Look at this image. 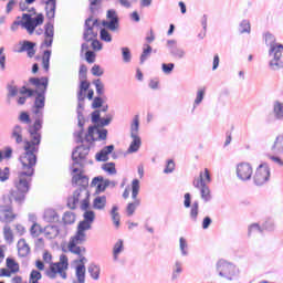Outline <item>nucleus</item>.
<instances>
[{
  "mask_svg": "<svg viewBox=\"0 0 283 283\" xmlns=\"http://www.w3.org/2000/svg\"><path fill=\"white\" fill-rule=\"evenodd\" d=\"M19 160L22 165V171L18 172V177L13 180L14 189L11 190V198L18 205L25 202V197L30 191L32 176H34V167H36L38 157L21 155Z\"/></svg>",
  "mask_w": 283,
  "mask_h": 283,
  "instance_id": "obj_1",
  "label": "nucleus"
},
{
  "mask_svg": "<svg viewBox=\"0 0 283 283\" xmlns=\"http://www.w3.org/2000/svg\"><path fill=\"white\" fill-rule=\"evenodd\" d=\"M41 129H43V119L35 118L33 126L29 128L30 140L24 142V153L22 155L36 158L41 145Z\"/></svg>",
  "mask_w": 283,
  "mask_h": 283,
  "instance_id": "obj_2",
  "label": "nucleus"
},
{
  "mask_svg": "<svg viewBox=\"0 0 283 283\" xmlns=\"http://www.w3.org/2000/svg\"><path fill=\"white\" fill-rule=\"evenodd\" d=\"M29 83L36 87V97L33 104L34 109H43L45 107V94H48V77H30Z\"/></svg>",
  "mask_w": 283,
  "mask_h": 283,
  "instance_id": "obj_3",
  "label": "nucleus"
},
{
  "mask_svg": "<svg viewBox=\"0 0 283 283\" xmlns=\"http://www.w3.org/2000/svg\"><path fill=\"white\" fill-rule=\"evenodd\" d=\"M216 266L220 277H224V280H228L229 282L238 277L239 271L233 263H229L224 260H219Z\"/></svg>",
  "mask_w": 283,
  "mask_h": 283,
  "instance_id": "obj_4",
  "label": "nucleus"
},
{
  "mask_svg": "<svg viewBox=\"0 0 283 283\" xmlns=\"http://www.w3.org/2000/svg\"><path fill=\"white\" fill-rule=\"evenodd\" d=\"M21 25L29 34H34L38 25H43V21H45L43 13H39L35 18H32V14L23 13Z\"/></svg>",
  "mask_w": 283,
  "mask_h": 283,
  "instance_id": "obj_5",
  "label": "nucleus"
},
{
  "mask_svg": "<svg viewBox=\"0 0 283 283\" xmlns=\"http://www.w3.org/2000/svg\"><path fill=\"white\" fill-rule=\"evenodd\" d=\"M94 28H98V19L94 20V17L91 15L84 22L83 40L86 43L98 36V31H95Z\"/></svg>",
  "mask_w": 283,
  "mask_h": 283,
  "instance_id": "obj_6",
  "label": "nucleus"
},
{
  "mask_svg": "<svg viewBox=\"0 0 283 283\" xmlns=\"http://www.w3.org/2000/svg\"><path fill=\"white\" fill-rule=\"evenodd\" d=\"M140 191V180L134 179L132 182V199L134 202H130L126 207V213L128 217L134 216L136 209L140 207V199H138V192Z\"/></svg>",
  "mask_w": 283,
  "mask_h": 283,
  "instance_id": "obj_7",
  "label": "nucleus"
},
{
  "mask_svg": "<svg viewBox=\"0 0 283 283\" xmlns=\"http://www.w3.org/2000/svg\"><path fill=\"white\" fill-rule=\"evenodd\" d=\"M265 45H270L269 55L273 59H280L283 54V44L275 43V35L271 32L264 33Z\"/></svg>",
  "mask_w": 283,
  "mask_h": 283,
  "instance_id": "obj_8",
  "label": "nucleus"
},
{
  "mask_svg": "<svg viewBox=\"0 0 283 283\" xmlns=\"http://www.w3.org/2000/svg\"><path fill=\"white\" fill-rule=\"evenodd\" d=\"M106 19L108 21H103L102 25L109 30L111 32H116L120 28V19L118 18V13L114 9H109L106 12Z\"/></svg>",
  "mask_w": 283,
  "mask_h": 283,
  "instance_id": "obj_9",
  "label": "nucleus"
},
{
  "mask_svg": "<svg viewBox=\"0 0 283 283\" xmlns=\"http://www.w3.org/2000/svg\"><path fill=\"white\" fill-rule=\"evenodd\" d=\"M271 178V168H269V165L261 164L254 174V185L258 187H262L265 182H269V179Z\"/></svg>",
  "mask_w": 283,
  "mask_h": 283,
  "instance_id": "obj_10",
  "label": "nucleus"
},
{
  "mask_svg": "<svg viewBox=\"0 0 283 283\" xmlns=\"http://www.w3.org/2000/svg\"><path fill=\"white\" fill-rule=\"evenodd\" d=\"M83 109H85L83 102H78L76 114H77V125L80 127L78 132L74 133L75 142L83 143V134H85V116L83 115Z\"/></svg>",
  "mask_w": 283,
  "mask_h": 283,
  "instance_id": "obj_11",
  "label": "nucleus"
},
{
  "mask_svg": "<svg viewBox=\"0 0 283 283\" xmlns=\"http://www.w3.org/2000/svg\"><path fill=\"white\" fill-rule=\"evenodd\" d=\"M90 155V146L80 145L72 151L73 165L83 167L85 158Z\"/></svg>",
  "mask_w": 283,
  "mask_h": 283,
  "instance_id": "obj_12",
  "label": "nucleus"
},
{
  "mask_svg": "<svg viewBox=\"0 0 283 283\" xmlns=\"http://www.w3.org/2000/svg\"><path fill=\"white\" fill-rule=\"evenodd\" d=\"M253 176V167L249 163H240L237 165V178L242 180V182H247V180H251Z\"/></svg>",
  "mask_w": 283,
  "mask_h": 283,
  "instance_id": "obj_13",
  "label": "nucleus"
},
{
  "mask_svg": "<svg viewBox=\"0 0 283 283\" xmlns=\"http://www.w3.org/2000/svg\"><path fill=\"white\" fill-rule=\"evenodd\" d=\"M167 48L169 51L170 56L172 59H185L187 56V51L185 49L178 46V42L176 40H168L167 41Z\"/></svg>",
  "mask_w": 283,
  "mask_h": 283,
  "instance_id": "obj_14",
  "label": "nucleus"
},
{
  "mask_svg": "<svg viewBox=\"0 0 283 283\" xmlns=\"http://www.w3.org/2000/svg\"><path fill=\"white\" fill-rule=\"evenodd\" d=\"M84 191H88L87 189L83 188H77L74 192L72 197L67 198V207L69 209H76V206L78 205V202H83V198H85V193H83Z\"/></svg>",
  "mask_w": 283,
  "mask_h": 283,
  "instance_id": "obj_15",
  "label": "nucleus"
},
{
  "mask_svg": "<svg viewBox=\"0 0 283 283\" xmlns=\"http://www.w3.org/2000/svg\"><path fill=\"white\" fill-rule=\"evenodd\" d=\"M97 185V187H96ZM109 185H113L114 187V182L109 181V179H105L103 178V176H97L94 177L92 182H91V187H96L95 193H103L105 191V189H107V187H109Z\"/></svg>",
  "mask_w": 283,
  "mask_h": 283,
  "instance_id": "obj_16",
  "label": "nucleus"
},
{
  "mask_svg": "<svg viewBox=\"0 0 283 283\" xmlns=\"http://www.w3.org/2000/svg\"><path fill=\"white\" fill-rule=\"evenodd\" d=\"M20 45L21 46L18 50H15L18 54H22V52H27L29 59H32L34 54H36V50L34 49L36 48V43L24 40L20 42Z\"/></svg>",
  "mask_w": 283,
  "mask_h": 283,
  "instance_id": "obj_17",
  "label": "nucleus"
},
{
  "mask_svg": "<svg viewBox=\"0 0 283 283\" xmlns=\"http://www.w3.org/2000/svg\"><path fill=\"white\" fill-rule=\"evenodd\" d=\"M17 214L12 212V207L10 206H0V222H4L6 224H10V222H14Z\"/></svg>",
  "mask_w": 283,
  "mask_h": 283,
  "instance_id": "obj_18",
  "label": "nucleus"
},
{
  "mask_svg": "<svg viewBox=\"0 0 283 283\" xmlns=\"http://www.w3.org/2000/svg\"><path fill=\"white\" fill-rule=\"evenodd\" d=\"M44 36L45 40L43 45L46 48H52V43H54V24L52 22H46L44 25Z\"/></svg>",
  "mask_w": 283,
  "mask_h": 283,
  "instance_id": "obj_19",
  "label": "nucleus"
},
{
  "mask_svg": "<svg viewBox=\"0 0 283 283\" xmlns=\"http://www.w3.org/2000/svg\"><path fill=\"white\" fill-rule=\"evenodd\" d=\"M65 268H54L50 266L49 270L45 271V275L50 277V280H55L56 279V273L61 276L62 280H67V272L64 271Z\"/></svg>",
  "mask_w": 283,
  "mask_h": 283,
  "instance_id": "obj_20",
  "label": "nucleus"
},
{
  "mask_svg": "<svg viewBox=\"0 0 283 283\" xmlns=\"http://www.w3.org/2000/svg\"><path fill=\"white\" fill-rule=\"evenodd\" d=\"M72 185L80 186L78 189H87L90 187V178L87 176L78 174L73 176L72 178Z\"/></svg>",
  "mask_w": 283,
  "mask_h": 283,
  "instance_id": "obj_21",
  "label": "nucleus"
},
{
  "mask_svg": "<svg viewBox=\"0 0 283 283\" xmlns=\"http://www.w3.org/2000/svg\"><path fill=\"white\" fill-rule=\"evenodd\" d=\"M113 151H114V145L105 146L95 156L97 163H107V160H109V154H112Z\"/></svg>",
  "mask_w": 283,
  "mask_h": 283,
  "instance_id": "obj_22",
  "label": "nucleus"
},
{
  "mask_svg": "<svg viewBox=\"0 0 283 283\" xmlns=\"http://www.w3.org/2000/svg\"><path fill=\"white\" fill-rule=\"evenodd\" d=\"M45 12L46 19H49V21L54 20V17H56V0L45 1Z\"/></svg>",
  "mask_w": 283,
  "mask_h": 283,
  "instance_id": "obj_23",
  "label": "nucleus"
},
{
  "mask_svg": "<svg viewBox=\"0 0 283 283\" xmlns=\"http://www.w3.org/2000/svg\"><path fill=\"white\" fill-rule=\"evenodd\" d=\"M43 233L49 240H54V238L61 235V229H59V226H46L43 228Z\"/></svg>",
  "mask_w": 283,
  "mask_h": 283,
  "instance_id": "obj_24",
  "label": "nucleus"
},
{
  "mask_svg": "<svg viewBox=\"0 0 283 283\" xmlns=\"http://www.w3.org/2000/svg\"><path fill=\"white\" fill-rule=\"evenodd\" d=\"M18 255L19 258H28L30 255V245L25 242V239L18 241Z\"/></svg>",
  "mask_w": 283,
  "mask_h": 283,
  "instance_id": "obj_25",
  "label": "nucleus"
},
{
  "mask_svg": "<svg viewBox=\"0 0 283 283\" xmlns=\"http://www.w3.org/2000/svg\"><path fill=\"white\" fill-rule=\"evenodd\" d=\"M11 138L15 140L17 145H21V143H23V127H21V125H15L12 128Z\"/></svg>",
  "mask_w": 283,
  "mask_h": 283,
  "instance_id": "obj_26",
  "label": "nucleus"
},
{
  "mask_svg": "<svg viewBox=\"0 0 283 283\" xmlns=\"http://www.w3.org/2000/svg\"><path fill=\"white\" fill-rule=\"evenodd\" d=\"M271 151L273 154H283V134L276 136L272 147Z\"/></svg>",
  "mask_w": 283,
  "mask_h": 283,
  "instance_id": "obj_27",
  "label": "nucleus"
},
{
  "mask_svg": "<svg viewBox=\"0 0 283 283\" xmlns=\"http://www.w3.org/2000/svg\"><path fill=\"white\" fill-rule=\"evenodd\" d=\"M45 222H59V220L61 219L59 217V212H56V210L54 209H46L44 211V216H43Z\"/></svg>",
  "mask_w": 283,
  "mask_h": 283,
  "instance_id": "obj_28",
  "label": "nucleus"
},
{
  "mask_svg": "<svg viewBox=\"0 0 283 283\" xmlns=\"http://www.w3.org/2000/svg\"><path fill=\"white\" fill-rule=\"evenodd\" d=\"M130 138H133V142L128 147V154H136V151L140 149V145H143V142L140 140V137L136 135L130 136Z\"/></svg>",
  "mask_w": 283,
  "mask_h": 283,
  "instance_id": "obj_29",
  "label": "nucleus"
},
{
  "mask_svg": "<svg viewBox=\"0 0 283 283\" xmlns=\"http://www.w3.org/2000/svg\"><path fill=\"white\" fill-rule=\"evenodd\" d=\"M107 205V197L98 196L93 200V209H97L98 211H103Z\"/></svg>",
  "mask_w": 283,
  "mask_h": 283,
  "instance_id": "obj_30",
  "label": "nucleus"
},
{
  "mask_svg": "<svg viewBox=\"0 0 283 283\" xmlns=\"http://www.w3.org/2000/svg\"><path fill=\"white\" fill-rule=\"evenodd\" d=\"M273 114L276 120H283V103L282 102L280 101L274 102Z\"/></svg>",
  "mask_w": 283,
  "mask_h": 283,
  "instance_id": "obj_31",
  "label": "nucleus"
},
{
  "mask_svg": "<svg viewBox=\"0 0 283 283\" xmlns=\"http://www.w3.org/2000/svg\"><path fill=\"white\" fill-rule=\"evenodd\" d=\"M62 222L64 227H67V224H74L76 222V214L71 211L64 212L62 217Z\"/></svg>",
  "mask_w": 283,
  "mask_h": 283,
  "instance_id": "obj_32",
  "label": "nucleus"
},
{
  "mask_svg": "<svg viewBox=\"0 0 283 283\" xmlns=\"http://www.w3.org/2000/svg\"><path fill=\"white\" fill-rule=\"evenodd\" d=\"M77 283H85V264H77L75 268Z\"/></svg>",
  "mask_w": 283,
  "mask_h": 283,
  "instance_id": "obj_33",
  "label": "nucleus"
},
{
  "mask_svg": "<svg viewBox=\"0 0 283 283\" xmlns=\"http://www.w3.org/2000/svg\"><path fill=\"white\" fill-rule=\"evenodd\" d=\"M111 218L116 229H118V227H120V213H118V206L112 207Z\"/></svg>",
  "mask_w": 283,
  "mask_h": 283,
  "instance_id": "obj_34",
  "label": "nucleus"
},
{
  "mask_svg": "<svg viewBox=\"0 0 283 283\" xmlns=\"http://www.w3.org/2000/svg\"><path fill=\"white\" fill-rule=\"evenodd\" d=\"M88 273H90L92 280H95V281L99 280V277H101V266H98L94 263L88 265Z\"/></svg>",
  "mask_w": 283,
  "mask_h": 283,
  "instance_id": "obj_35",
  "label": "nucleus"
},
{
  "mask_svg": "<svg viewBox=\"0 0 283 283\" xmlns=\"http://www.w3.org/2000/svg\"><path fill=\"white\" fill-rule=\"evenodd\" d=\"M85 240H87V234H85V232H83L82 230L77 229L75 235L73 238H71L70 242L83 244V242H85Z\"/></svg>",
  "mask_w": 283,
  "mask_h": 283,
  "instance_id": "obj_36",
  "label": "nucleus"
},
{
  "mask_svg": "<svg viewBox=\"0 0 283 283\" xmlns=\"http://www.w3.org/2000/svg\"><path fill=\"white\" fill-rule=\"evenodd\" d=\"M52 56V51L51 50H45L43 52L42 56V66L45 70V72H50V59Z\"/></svg>",
  "mask_w": 283,
  "mask_h": 283,
  "instance_id": "obj_37",
  "label": "nucleus"
},
{
  "mask_svg": "<svg viewBox=\"0 0 283 283\" xmlns=\"http://www.w3.org/2000/svg\"><path fill=\"white\" fill-rule=\"evenodd\" d=\"M139 129H140V119L138 115H135L133 123L130 125V136H138Z\"/></svg>",
  "mask_w": 283,
  "mask_h": 283,
  "instance_id": "obj_38",
  "label": "nucleus"
},
{
  "mask_svg": "<svg viewBox=\"0 0 283 283\" xmlns=\"http://www.w3.org/2000/svg\"><path fill=\"white\" fill-rule=\"evenodd\" d=\"M50 266H53L54 269H56L57 266L60 269H67V266H70V263L67 261V255L65 254L60 255V262L51 263Z\"/></svg>",
  "mask_w": 283,
  "mask_h": 283,
  "instance_id": "obj_39",
  "label": "nucleus"
},
{
  "mask_svg": "<svg viewBox=\"0 0 283 283\" xmlns=\"http://www.w3.org/2000/svg\"><path fill=\"white\" fill-rule=\"evenodd\" d=\"M123 239H119L115 244H114V248H113V260H118V254L123 253Z\"/></svg>",
  "mask_w": 283,
  "mask_h": 283,
  "instance_id": "obj_40",
  "label": "nucleus"
},
{
  "mask_svg": "<svg viewBox=\"0 0 283 283\" xmlns=\"http://www.w3.org/2000/svg\"><path fill=\"white\" fill-rule=\"evenodd\" d=\"M180 273H182V262L176 261L172 266L171 280H178V277H180Z\"/></svg>",
  "mask_w": 283,
  "mask_h": 283,
  "instance_id": "obj_41",
  "label": "nucleus"
},
{
  "mask_svg": "<svg viewBox=\"0 0 283 283\" xmlns=\"http://www.w3.org/2000/svg\"><path fill=\"white\" fill-rule=\"evenodd\" d=\"M3 235L6 242H9V244H12L14 242V234L12 233V228H10V226H4Z\"/></svg>",
  "mask_w": 283,
  "mask_h": 283,
  "instance_id": "obj_42",
  "label": "nucleus"
},
{
  "mask_svg": "<svg viewBox=\"0 0 283 283\" xmlns=\"http://www.w3.org/2000/svg\"><path fill=\"white\" fill-rule=\"evenodd\" d=\"M240 34H251V22L249 20H242L239 24Z\"/></svg>",
  "mask_w": 283,
  "mask_h": 283,
  "instance_id": "obj_43",
  "label": "nucleus"
},
{
  "mask_svg": "<svg viewBox=\"0 0 283 283\" xmlns=\"http://www.w3.org/2000/svg\"><path fill=\"white\" fill-rule=\"evenodd\" d=\"M98 132V126H90L87 133L85 134V140L86 143H90V140H96V138H94V134H97Z\"/></svg>",
  "mask_w": 283,
  "mask_h": 283,
  "instance_id": "obj_44",
  "label": "nucleus"
},
{
  "mask_svg": "<svg viewBox=\"0 0 283 283\" xmlns=\"http://www.w3.org/2000/svg\"><path fill=\"white\" fill-rule=\"evenodd\" d=\"M93 85H95L96 94L98 96H103L105 94V84H103L101 78L93 81Z\"/></svg>",
  "mask_w": 283,
  "mask_h": 283,
  "instance_id": "obj_45",
  "label": "nucleus"
},
{
  "mask_svg": "<svg viewBox=\"0 0 283 283\" xmlns=\"http://www.w3.org/2000/svg\"><path fill=\"white\" fill-rule=\"evenodd\" d=\"M7 268L11 270V273H19V263L12 258H7Z\"/></svg>",
  "mask_w": 283,
  "mask_h": 283,
  "instance_id": "obj_46",
  "label": "nucleus"
},
{
  "mask_svg": "<svg viewBox=\"0 0 283 283\" xmlns=\"http://www.w3.org/2000/svg\"><path fill=\"white\" fill-rule=\"evenodd\" d=\"M122 59L124 63H132V50L127 46H123L122 49Z\"/></svg>",
  "mask_w": 283,
  "mask_h": 283,
  "instance_id": "obj_47",
  "label": "nucleus"
},
{
  "mask_svg": "<svg viewBox=\"0 0 283 283\" xmlns=\"http://www.w3.org/2000/svg\"><path fill=\"white\" fill-rule=\"evenodd\" d=\"M151 45L144 44L143 53L140 55V63H145L147 59H149V55L151 54Z\"/></svg>",
  "mask_w": 283,
  "mask_h": 283,
  "instance_id": "obj_48",
  "label": "nucleus"
},
{
  "mask_svg": "<svg viewBox=\"0 0 283 283\" xmlns=\"http://www.w3.org/2000/svg\"><path fill=\"white\" fill-rule=\"evenodd\" d=\"M102 169H103V171H106V174L114 176L116 174V164H114V163L103 164Z\"/></svg>",
  "mask_w": 283,
  "mask_h": 283,
  "instance_id": "obj_49",
  "label": "nucleus"
},
{
  "mask_svg": "<svg viewBox=\"0 0 283 283\" xmlns=\"http://www.w3.org/2000/svg\"><path fill=\"white\" fill-rule=\"evenodd\" d=\"M201 199L206 202H209L211 200V190L209 189V186H203L200 188Z\"/></svg>",
  "mask_w": 283,
  "mask_h": 283,
  "instance_id": "obj_50",
  "label": "nucleus"
},
{
  "mask_svg": "<svg viewBox=\"0 0 283 283\" xmlns=\"http://www.w3.org/2000/svg\"><path fill=\"white\" fill-rule=\"evenodd\" d=\"M77 244H81V243H76L74 241H70L69 242V251L71 253H74V255H78L81 258V251H83V250Z\"/></svg>",
  "mask_w": 283,
  "mask_h": 283,
  "instance_id": "obj_51",
  "label": "nucleus"
},
{
  "mask_svg": "<svg viewBox=\"0 0 283 283\" xmlns=\"http://www.w3.org/2000/svg\"><path fill=\"white\" fill-rule=\"evenodd\" d=\"M83 193H85V198L81 201V209L87 211L90 209V190H84Z\"/></svg>",
  "mask_w": 283,
  "mask_h": 283,
  "instance_id": "obj_52",
  "label": "nucleus"
},
{
  "mask_svg": "<svg viewBox=\"0 0 283 283\" xmlns=\"http://www.w3.org/2000/svg\"><path fill=\"white\" fill-rule=\"evenodd\" d=\"M32 238H39L40 233H43V228L36 222H34L30 229Z\"/></svg>",
  "mask_w": 283,
  "mask_h": 283,
  "instance_id": "obj_53",
  "label": "nucleus"
},
{
  "mask_svg": "<svg viewBox=\"0 0 283 283\" xmlns=\"http://www.w3.org/2000/svg\"><path fill=\"white\" fill-rule=\"evenodd\" d=\"M7 91H8L7 98H9V101L10 98H14V96L19 94V87L12 84L7 85Z\"/></svg>",
  "mask_w": 283,
  "mask_h": 283,
  "instance_id": "obj_54",
  "label": "nucleus"
},
{
  "mask_svg": "<svg viewBox=\"0 0 283 283\" xmlns=\"http://www.w3.org/2000/svg\"><path fill=\"white\" fill-rule=\"evenodd\" d=\"M99 39L105 43H112V33L107 31V29H101L99 31Z\"/></svg>",
  "mask_w": 283,
  "mask_h": 283,
  "instance_id": "obj_55",
  "label": "nucleus"
},
{
  "mask_svg": "<svg viewBox=\"0 0 283 283\" xmlns=\"http://www.w3.org/2000/svg\"><path fill=\"white\" fill-rule=\"evenodd\" d=\"M83 218L84 222H88L90 224H92L94 220H96V213L94 212V210H86L83 214Z\"/></svg>",
  "mask_w": 283,
  "mask_h": 283,
  "instance_id": "obj_56",
  "label": "nucleus"
},
{
  "mask_svg": "<svg viewBox=\"0 0 283 283\" xmlns=\"http://www.w3.org/2000/svg\"><path fill=\"white\" fill-rule=\"evenodd\" d=\"M198 209H199L198 201H193L191 209H190V218L193 222H196L198 220Z\"/></svg>",
  "mask_w": 283,
  "mask_h": 283,
  "instance_id": "obj_57",
  "label": "nucleus"
},
{
  "mask_svg": "<svg viewBox=\"0 0 283 283\" xmlns=\"http://www.w3.org/2000/svg\"><path fill=\"white\" fill-rule=\"evenodd\" d=\"M103 0H90V11L92 14H96V12L101 8V3Z\"/></svg>",
  "mask_w": 283,
  "mask_h": 283,
  "instance_id": "obj_58",
  "label": "nucleus"
},
{
  "mask_svg": "<svg viewBox=\"0 0 283 283\" xmlns=\"http://www.w3.org/2000/svg\"><path fill=\"white\" fill-rule=\"evenodd\" d=\"M179 249L181 251V255H189V252L187 251V249H189V247L187 245V240L182 237L179 239Z\"/></svg>",
  "mask_w": 283,
  "mask_h": 283,
  "instance_id": "obj_59",
  "label": "nucleus"
},
{
  "mask_svg": "<svg viewBox=\"0 0 283 283\" xmlns=\"http://www.w3.org/2000/svg\"><path fill=\"white\" fill-rule=\"evenodd\" d=\"M10 180V168L4 167L3 169L0 168V182H7Z\"/></svg>",
  "mask_w": 283,
  "mask_h": 283,
  "instance_id": "obj_60",
  "label": "nucleus"
},
{
  "mask_svg": "<svg viewBox=\"0 0 283 283\" xmlns=\"http://www.w3.org/2000/svg\"><path fill=\"white\" fill-rule=\"evenodd\" d=\"M19 92H20V94H22L23 96H25V94H27V97H28V98H32V96H34L36 90H32V88H28V87H25V86H22Z\"/></svg>",
  "mask_w": 283,
  "mask_h": 283,
  "instance_id": "obj_61",
  "label": "nucleus"
},
{
  "mask_svg": "<svg viewBox=\"0 0 283 283\" xmlns=\"http://www.w3.org/2000/svg\"><path fill=\"white\" fill-rule=\"evenodd\" d=\"M112 123V115H106L105 118H99V122H97V127H107Z\"/></svg>",
  "mask_w": 283,
  "mask_h": 283,
  "instance_id": "obj_62",
  "label": "nucleus"
},
{
  "mask_svg": "<svg viewBox=\"0 0 283 283\" xmlns=\"http://www.w3.org/2000/svg\"><path fill=\"white\" fill-rule=\"evenodd\" d=\"M20 123H24V125H30L32 123V119L30 118V114L28 112H22L19 116Z\"/></svg>",
  "mask_w": 283,
  "mask_h": 283,
  "instance_id": "obj_63",
  "label": "nucleus"
},
{
  "mask_svg": "<svg viewBox=\"0 0 283 283\" xmlns=\"http://www.w3.org/2000/svg\"><path fill=\"white\" fill-rule=\"evenodd\" d=\"M91 120L92 123H94V125H97L101 120V109H95L92 114H91Z\"/></svg>",
  "mask_w": 283,
  "mask_h": 283,
  "instance_id": "obj_64",
  "label": "nucleus"
}]
</instances>
